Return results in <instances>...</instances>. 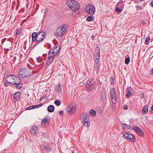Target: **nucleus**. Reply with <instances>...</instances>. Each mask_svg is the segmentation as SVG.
I'll use <instances>...</instances> for the list:
<instances>
[{
    "mask_svg": "<svg viewBox=\"0 0 153 153\" xmlns=\"http://www.w3.org/2000/svg\"><path fill=\"white\" fill-rule=\"evenodd\" d=\"M54 59L53 58L48 57L46 60V64L48 66L50 65L51 64L53 61Z\"/></svg>",
    "mask_w": 153,
    "mask_h": 153,
    "instance_id": "20",
    "label": "nucleus"
},
{
    "mask_svg": "<svg viewBox=\"0 0 153 153\" xmlns=\"http://www.w3.org/2000/svg\"><path fill=\"white\" fill-rule=\"evenodd\" d=\"M151 108L152 109H153V105H152V107H151Z\"/></svg>",
    "mask_w": 153,
    "mask_h": 153,
    "instance_id": "54",
    "label": "nucleus"
},
{
    "mask_svg": "<svg viewBox=\"0 0 153 153\" xmlns=\"http://www.w3.org/2000/svg\"><path fill=\"white\" fill-rule=\"evenodd\" d=\"M47 55V54H44L43 55V56H45V55Z\"/></svg>",
    "mask_w": 153,
    "mask_h": 153,
    "instance_id": "53",
    "label": "nucleus"
},
{
    "mask_svg": "<svg viewBox=\"0 0 153 153\" xmlns=\"http://www.w3.org/2000/svg\"><path fill=\"white\" fill-rule=\"evenodd\" d=\"M66 4L69 8L73 11H76L80 8L79 3L74 0H68Z\"/></svg>",
    "mask_w": 153,
    "mask_h": 153,
    "instance_id": "2",
    "label": "nucleus"
},
{
    "mask_svg": "<svg viewBox=\"0 0 153 153\" xmlns=\"http://www.w3.org/2000/svg\"><path fill=\"white\" fill-rule=\"evenodd\" d=\"M49 119L46 117H45L42 120L41 126L42 127L45 125H48L49 123Z\"/></svg>",
    "mask_w": 153,
    "mask_h": 153,
    "instance_id": "14",
    "label": "nucleus"
},
{
    "mask_svg": "<svg viewBox=\"0 0 153 153\" xmlns=\"http://www.w3.org/2000/svg\"><path fill=\"white\" fill-rule=\"evenodd\" d=\"M6 82L11 85H16V88L17 89H20L22 87V84L21 82L20 78L14 75H9L5 78Z\"/></svg>",
    "mask_w": 153,
    "mask_h": 153,
    "instance_id": "1",
    "label": "nucleus"
},
{
    "mask_svg": "<svg viewBox=\"0 0 153 153\" xmlns=\"http://www.w3.org/2000/svg\"><path fill=\"white\" fill-rule=\"evenodd\" d=\"M115 9L116 11L118 12H120L123 10L118 7H117L116 6L115 7Z\"/></svg>",
    "mask_w": 153,
    "mask_h": 153,
    "instance_id": "38",
    "label": "nucleus"
},
{
    "mask_svg": "<svg viewBox=\"0 0 153 153\" xmlns=\"http://www.w3.org/2000/svg\"><path fill=\"white\" fill-rule=\"evenodd\" d=\"M55 90L59 94H61L62 93V87L61 85H57L55 87Z\"/></svg>",
    "mask_w": 153,
    "mask_h": 153,
    "instance_id": "15",
    "label": "nucleus"
},
{
    "mask_svg": "<svg viewBox=\"0 0 153 153\" xmlns=\"http://www.w3.org/2000/svg\"><path fill=\"white\" fill-rule=\"evenodd\" d=\"M53 50L56 53H58L60 50V48L59 47H57L54 49Z\"/></svg>",
    "mask_w": 153,
    "mask_h": 153,
    "instance_id": "29",
    "label": "nucleus"
},
{
    "mask_svg": "<svg viewBox=\"0 0 153 153\" xmlns=\"http://www.w3.org/2000/svg\"><path fill=\"white\" fill-rule=\"evenodd\" d=\"M150 39L149 37H148L146 39L145 42V44L146 45H148L149 44V40Z\"/></svg>",
    "mask_w": 153,
    "mask_h": 153,
    "instance_id": "35",
    "label": "nucleus"
},
{
    "mask_svg": "<svg viewBox=\"0 0 153 153\" xmlns=\"http://www.w3.org/2000/svg\"><path fill=\"white\" fill-rule=\"evenodd\" d=\"M31 36L32 38V41L33 42H34L35 41H36V42H35L34 45V46H36L37 44V42H39V40L37 39V33L36 32L33 33L31 35Z\"/></svg>",
    "mask_w": 153,
    "mask_h": 153,
    "instance_id": "12",
    "label": "nucleus"
},
{
    "mask_svg": "<svg viewBox=\"0 0 153 153\" xmlns=\"http://www.w3.org/2000/svg\"><path fill=\"white\" fill-rule=\"evenodd\" d=\"M123 134L125 137L131 142H134L135 140L134 136L132 134L125 132Z\"/></svg>",
    "mask_w": 153,
    "mask_h": 153,
    "instance_id": "8",
    "label": "nucleus"
},
{
    "mask_svg": "<svg viewBox=\"0 0 153 153\" xmlns=\"http://www.w3.org/2000/svg\"><path fill=\"white\" fill-rule=\"evenodd\" d=\"M123 108L125 110H127L128 108V105H124L123 106Z\"/></svg>",
    "mask_w": 153,
    "mask_h": 153,
    "instance_id": "44",
    "label": "nucleus"
},
{
    "mask_svg": "<svg viewBox=\"0 0 153 153\" xmlns=\"http://www.w3.org/2000/svg\"><path fill=\"white\" fill-rule=\"evenodd\" d=\"M45 33L44 31H40L37 34V39L39 42L42 41L45 38Z\"/></svg>",
    "mask_w": 153,
    "mask_h": 153,
    "instance_id": "10",
    "label": "nucleus"
},
{
    "mask_svg": "<svg viewBox=\"0 0 153 153\" xmlns=\"http://www.w3.org/2000/svg\"><path fill=\"white\" fill-rule=\"evenodd\" d=\"M151 112L152 113H153V109H152V110H151Z\"/></svg>",
    "mask_w": 153,
    "mask_h": 153,
    "instance_id": "51",
    "label": "nucleus"
},
{
    "mask_svg": "<svg viewBox=\"0 0 153 153\" xmlns=\"http://www.w3.org/2000/svg\"><path fill=\"white\" fill-rule=\"evenodd\" d=\"M20 33V30L19 29H17L16 30V35L19 34Z\"/></svg>",
    "mask_w": 153,
    "mask_h": 153,
    "instance_id": "42",
    "label": "nucleus"
},
{
    "mask_svg": "<svg viewBox=\"0 0 153 153\" xmlns=\"http://www.w3.org/2000/svg\"><path fill=\"white\" fill-rule=\"evenodd\" d=\"M42 104H41V103L40 104L38 105H35L37 106V108L41 107V106H42Z\"/></svg>",
    "mask_w": 153,
    "mask_h": 153,
    "instance_id": "47",
    "label": "nucleus"
},
{
    "mask_svg": "<svg viewBox=\"0 0 153 153\" xmlns=\"http://www.w3.org/2000/svg\"><path fill=\"white\" fill-rule=\"evenodd\" d=\"M150 72L152 74H153V68L151 71Z\"/></svg>",
    "mask_w": 153,
    "mask_h": 153,
    "instance_id": "48",
    "label": "nucleus"
},
{
    "mask_svg": "<svg viewBox=\"0 0 153 153\" xmlns=\"http://www.w3.org/2000/svg\"><path fill=\"white\" fill-rule=\"evenodd\" d=\"M100 49L99 47H97L96 48L95 51L94 53V56H96L99 58L100 57Z\"/></svg>",
    "mask_w": 153,
    "mask_h": 153,
    "instance_id": "18",
    "label": "nucleus"
},
{
    "mask_svg": "<svg viewBox=\"0 0 153 153\" xmlns=\"http://www.w3.org/2000/svg\"><path fill=\"white\" fill-rule=\"evenodd\" d=\"M50 51H52L51 52H52V53L53 55L54 56L57 55L58 53H56L53 50V49H52L51 50H50Z\"/></svg>",
    "mask_w": 153,
    "mask_h": 153,
    "instance_id": "41",
    "label": "nucleus"
},
{
    "mask_svg": "<svg viewBox=\"0 0 153 153\" xmlns=\"http://www.w3.org/2000/svg\"><path fill=\"white\" fill-rule=\"evenodd\" d=\"M115 6L123 10L124 7L123 2L122 1H120L118 2L117 4Z\"/></svg>",
    "mask_w": 153,
    "mask_h": 153,
    "instance_id": "22",
    "label": "nucleus"
},
{
    "mask_svg": "<svg viewBox=\"0 0 153 153\" xmlns=\"http://www.w3.org/2000/svg\"><path fill=\"white\" fill-rule=\"evenodd\" d=\"M4 85L6 86H7V83H4Z\"/></svg>",
    "mask_w": 153,
    "mask_h": 153,
    "instance_id": "50",
    "label": "nucleus"
},
{
    "mask_svg": "<svg viewBox=\"0 0 153 153\" xmlns=\"http://www.w3.org/2000/svg\"><path fill=\"white\" fill-rule=\"evenodd\" d=\"M6 39H2V40L1 41V45H3L4 42L6 40Z\"/></svg>",
    "mask_w": 153,
    "mask_h": 153,
    "instance_id": "45",
    "label": "nucleus"
},
{
    "mask_svg": "<svg viewBox=\"0 0 153 153\" xmlns=\"http://www.w3.org/2000/svg\"><path fill=\"white\" fill-rule=\"evenodd\" d=\"M148 111V106L147 105L144 106L142 109L141 113L142 114L144 115L147 113Z\"/></svg>",
    "mask_w": 153,
    "mask_h": 153,
    "instance_id": "19",
    "label": "nucleus"
},
{
    "mask_svg": "<svg viewBox=\"0 0 153 153\" xmlns=\"http://www.w3.org/2000/svg\"><path fill=\"white\" fill-rule=\"evenodd\" d=\"M131 87H128V88H127V90L128 91H127V93L126 94V96H127V97L128 98L129 97L131 94V93L130 92V91H129V89H131Z\"/></svg>",
    "mask_w": 153,
    "mask_h": 153,
    "instance_id": "32",
    "label": "nucleus"
},
{
    "mask_svg": "<svg viewBox=\"0 0 153 153\" xmlns=\"http://www.w3.org/2000/svg\"><path fill=\"white\" fill-rule=\"evenodd\" d=\"M54 103L57 106H59L61 104V102L58 100H56L54 101Z\"/></svg>",
    "mask_w": 153,
    "mask_h": 153,
    "instance_id": "33",
    "label": "nucleus"
},
{
    "mask_svg": "<svg viewBox=\"0 0 153 153\" xmlns=\"http://www.w3.org/2000/svg\"><path fill=\"white\" fill-rule=\"evenodd\" d=\"M95 82L93 78H89L88 79L86 85V90L88 92L91 91L94 88Z\"/></svg>",
    "mask_w": 153,
    "mask_h": 153,
    "instance_id": "4",
    "label": "nucleus"
},
{
    "mask_svg": "<svg viewBox=\"0 0 153 153\" xmlns=\"http://www.w3.org/2000/svg\"><path fill=\"white\" fill-rule=\"evenodd\" d=\"M90 114L92 116H95L96 115V112L95 111L91 110L90 111Z\"/></svg>",
    "mask_w": 153,
    "mask_h": 153,
    "instance_id": "34",
    "label": "nucleus"
},
{
    "mask_svg": "<svg viewBox=\"0 0 153 153\" xmlns=\"http://www.w3.org/2000/svg\"><path fill=\"white\" fill-rule=\"evenodd\" d=\"M21 94V93L19 92L15 93L14 95V98L16 100H19Z\"/></svg>",
    "mask_w": 153,
    "mask_h": 153,
    "instance_id": "23",
    "label": "nucleus"
},
{
    "mask_svg": "<svg viewBox=\"0 0 153 153\" xmlns=\"http://www.w3.org/2000/svg\"><path fill=\"white\" fill-rule=\"evenodd\" d=\"M84 125L86 127H88L90 124V120L89 118L88 119H85L84 120V121H83Z\"/></svg>",
    "mask_w": 153,
    "mask_h": 153,
    "instance_id": "21",
    "label": "nucleus"
},
{
    "mask_svg": "<svg viewBox=\"0 0 153 153\" xmlns=\"http://www.w3.org/2000/svg\"><path fill=\"white\" fill-rule=\"evenodd\" d=\"M99 58L100 57L98 58L96 56L94 57V60L95 64H99Z\"/></svg>",
    "mask_w": 153,
    "mask_h": 153,
    "instance_id": "26",
    "label": "nucleus"
},
{
    "mask_svg": "<svg viewBox=\"0 0 153 153\" xmlns=\"http://www.w3.org/2000/svg\"><path fill=\"white\" fill-rule=\"evenodd\" d=\"M41 148L44 149L46 153H49L51 151V149L49 147H47L46 146L43 144L41 145Z\"/></svg>",
    "mask_w": 153,
    "mask_h": 153,
    "instance_id": "17",
    "label": "nucleus"
},
{
    "mask_svg": "<svg viewBox=\"0 0 153 153\" xmlns=\"http://www.w3.org/2000/svg\"><path fill=\"white\" fill-rule=\"evenodd\" d=\"M94 17H93L91 16H88L86 18V20H87V21H89V22L92 21V20H94Z\"/></svg>",
    "mask_w": 153,
    "mask_h": 153,
    "instance_id": "31",
    "label": "nucleus"
},
{
    "mask_svg": "<svg viewBox=\"0 0 153 153\" xmlns=\"http://www.w3.org/2000/svg\"><path fill=\"white\" fill-rule=\"evenodd\" d=\"M76 106L74 104H71L68 105L66 108L67 113L70 115L73 114L76 111Z\"/></svg>",
    "mask_w": 153,
    "mask_h": 153,
    "instance_id": "7",
    "label": "nucleus"
},
{
    "mask_svg": "<svg viewBox=\"0 0 153 153\" xmlns=\"http://www.w3.org/2000/svg\"><path fill=\"white\" fill-rule=\"evenodd\" d=\"M92 37L93 39L94 38V36L93 35H92Z\"/></svg>",
    "mask_w": 153,
    "mask_h": 153,
    "instance_id": "52",
    "label": "nucleus"
},
{
    "mask_svg": "<svg viewBox=\"0 0 153 153\" xmlns=\"http://www.w3.org/2000/svg\"><path fill=\"white\" fill-rule=\"evenodd\" d=\"M100 67V65L95 64L94 68L95 71H98Z\"/></svg>",
    "mask_w": 153,
    "mask_h": 153,
    "instance_id": "28",
    "label": "nucleus"
},
{
    "mask_svg": "<svg viewBox=\"0 0 153 153\" xmlns=\"http://www.w3.org/2000/svg\"><path fill=\"white\" fill-rule=\"evenodd\" d=\"M18 74L20 77H27L31 75V72L26 68L21 69L19 72Z\"/></svg>",
    "mask_w": 153,
    "mask_h": 153,
    "instance_id": "5",
    "label": "nucleus"
},
{
    "mask_svg": "<svg viewBox=\"0 0 153 153\" xmlns=\"http://www.w3.org/2000/svg\"><path fill=\"white\" fill-rule=\"evenodd\" d=\"M72 153H74V152L73 151H72Z\"/></svg>",
    "mask_w": 153,
    "mask_h": 153,
    "instance_id": "55",
    "label": "nucleus"
},
{
    "mask_svg": "<svg viewBox=\"0 0 153 153\" xmlns=\"http://www.w3.org/2000/svg\"><path fill=\"white\" fill-rule=\"evenodd\" d=\"M67 28V26L66 24L60 25L58 28L55 34L57 37H61L65 34Z\"/></svg>",
    "mask_w": 153,
    "mask_h": 153,
    "instance_id": "3",
    "label": "nucleus"
},
{
    "mask_svg": "<svg viewBox=\"0 0 153 153\" xmlns=\"http://www.w3.org/2000/svg\"><path fill=\"white\" fill-rule=\"evenodd\" d=\"M130 57H128L125 59V63L126 64H128L130 62Z\"/></svg>",
    "mask_w": 153,
    "mask_h": 153,
    "instance_id": "36",
    "label": "nucleus"
},
{
    "mask_svg": "<svg viewBox=\"0 0 153 153\" xmlns=\"http://www.w3.org/2000/svg\"><path fill=\"white\" fill-rule=\"evenodd\" d=\"M59 114L61 116H62L63 114H64V113H63V111H59Z\"/></svg>",
    "mask_w": 153,
    "mask_h": 153,
    "instance_id": "43",
    "label": "nucleus"
},
{
    "mask_svg": "<svg viewBox=\"0 0 153 153\" xmlns=\"http://www.w3.org/2000/svg\"><path fill=\"white\" fill-rule=\"evenodd\" d=\"M37 106L35 105H30L27 108V110H30L31 109H34L35 108H37Z\"/></svg>",
    "mask_w": 153,
    "mask_h": 153,
    "instance_id": "30",
    "label": "nucleus"
},
{
    "mask_svg": "<svg viewBox=\"0 0 153 153\" xmlns=\"http://www.w3.org/2000/svg\"><path fill=\"white\" fill-rule=\"evenodd\" d=\"M85 11L87 14L93 15L95 13V8L92 4L87 5L85 8Z\"/></svg>",
    "mask_w": 153,
    "mask_h": 153,
    "instance_id": "6",
    "label": "nucleus"
},
{
    "mask_svg": "<svg viewBox=\"0 0 153 153\" xmlns=\"http://www.w3.org/2000/svg\"><path fill=\"white\" fill-rule=\"evenodd\" d=\"M37 61L39 62H40L42 61V59L41 57H38L36 59Z\"/></svg>",
    "mask_w": 153,
    "mask_h": 153,
    "instance_id": "40",
    "label": "nucleus"
},
{
    "mask_svg": "<svg viewBox=\"0 0 153 153\" xmlns=\"http://www.w3.org/2000/svg\"><path fill=\"white\" fill-rule=\"evenodd\" d=\"M38 130L37 126H33L30 130V132L33 135H35L37 134V132Z\"/></svg>",
    "mask_w": 153,
    "mask_h": 153,
    "instance_id": "13",
    "label": "nucleus"
},
{
    "mask_svg": "<svg viewBox=\"0 0 153 153\" xmlns=\"http://www.w3.org/2000/svg\"><path fill=\"white\" fill-rule=\"evenodd\" d=\"M106 97L105 91L104 90L102 91L101 93V98L103 102H105L106 100Z\"/></svg>",
    "mask_w": 153,
    "mask_h": 153,
    "instance_id": "16",
    "label": "nucleus"
},
{
    "mask_svg": "<svg viewBox=\"0 0 153 153\" xmlns=\"http://www.w3.org/2000/svg\"><path fill=\"white\" fill-rule=\"evenodd\" d=\"M54 109V106L52 105H49L48 108V111L50 112H53Z\"/></svg>",
    "mask_w": 153,
    "mask_h": 153,
    "instance_id": "24",
    "label": "nucleus"
},
{
    "mask_svg": "<svg viewBox=\"0 0 153 153\" xmlns=\"http://www.w3.org/2000/svg\"><path fill=\"white\" fill-rule=\"evenodd\" d=\"M89 118L87 115V114L86 113H84L83 114V115L81 117V119L82 121H84V120L85 119H88Z\"/></svg>",
    "mask_w": 153,
    "mask_h": 153,
    "instance_id": "27",
    "label": "nucleus"
},
{
    "mask_svg": "<svg viewBox=\"0 0 153 153\" xmlns=\"http://www.w3.org/2000/svg\"><path fill=\"white\" fill-rule=\"evenodd\" d=\"M136 8L137 10L141 11L142 8L140 6L138 5H136Z\"/></svg>",
    "mask_w": 153,
    "mask_h": 153,
    "instance_id": "39",
    "label": "nucleus"
},
{
    "mask_svg": "<svg viewBox=\"0 0 153 153\" xmlns=\"http://www.w3.org/2000/svg\"><path fill=\"white\" fill-rule=\"evenodd\" d=\"M110 94L111 98L112 100V102L114 103H115L116 102V99H117V95L116 94V90L114 88H112L110 91Z\"/></svg>",
    "mask_w": 153,
    "mask_h": 153,
    "instance_id": "9",
    "label": "nucleus"
},
{
    "mask_svg": "<svg viewBox=\"0 0 153 153\" xmlns=\"http://www.w3.org/2000/svg\"><path fill=\"white\" fill-rule=\"evenodd\" d=\"M122 127L123 128L126 129H131L132 128L130 125H128L126 124H123Z\"/></svg>",
    "mask_w": 153,
    "mask_h": 153,
    "instance_id": "25",
    "label": "nucleus"
},
{
    "mask_svg": "<svg viewBox=\"0 0 153 153\" xmlns=\"http://www.w3.org/2000/svg\"><path fill=\"white\" fill-rule=\"evenodd\" d=\"M132 128L139 136L141 137L143 136V133L139 127L134 126Z\"/></svg>",
    "mask_w": 153,
    "mask_h": 153,
    "instance_id": "11",
    "label": "nucleus"
},
{
    "mask_svg": "<svg viewBox=\"0 0 153 153\" xmlns=\"http://www.w3.org/2000/svg\"><path fill=\"white\" fill-rule=\"evenodd\" d=\"M151 5L153 7V1H152L151 2Z\"/></svg>",
    "mask_w": 153,
    "mask_h": 153,
    "instance_id": "49",
    "label": "nucleus"
},
{
    "mask_svg": "<svg viewBox=\"0 0 153 153\" xmlns=\"http://www.w3.org/2000/svg\"><path fill=\"white\" fill-rule=\"evenodd\" d=\"M46 96H43L40 99V101L42 100L43 99H45L46 98Z\"/></svg>",
    "mask_w": 153,
    "mask_h": 153,
    "instance_id": "46",
    "label": "nucleus"
},
{
    "mask_svg": "<svg viewBox=\"0 0 153 153\" xmlns=\"http://www.w3.org/2000/svg\"><path fill=\"white\" fill-rule=\"evenodd\" d=\"M52 51H50L48 53V57H50L51 58H53L54 56L53 55L52 53L51 52Z\"/></svg>",
    "mask_w": 153,
    "mask_h": 153,
    "instance_id": "37",
    "label": "nucleus"
}]
</instances>
